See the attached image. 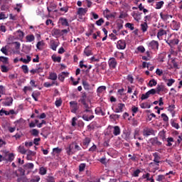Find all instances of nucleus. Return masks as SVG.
Here are the masks:
<instances>
[{
	"label": "nucleus",
	"mask_w": 182,
	"mask_h": 182,
	"mask_svg": "<svg viewBox=\"0 0 182 182\" xmlns=\"http://www.w3.org/2000/svg\"><path fill=\"white\" fill-rule=\"evenodd\" d=\"M61 152H62V149L59 147H56L53 149V152L51 154H53V156H55V154H59Z\"/></svg>",
	"instance_id": "34"
},
{
	"label": "nucleus",
	"mask_w": 182,
	"mask_h": 182,
	"mask_svg": "<svg viewBox=\"0 0 182 182\" xmlns=\"http://www.w3.org/2000/svg\"><path fill=\"white\" fill-rule=\"evenodd\" d=\"M142 134L144 137H149V136H156V132L152 128L145 127L142 131Z\"/></svg>",
	"instance_id": "3"
},
{
	"label": "nucleus",
	"mask_w": 182,
	"mask_h": 182,
	"mask_svg": "<svg viewBox=\"0 0 182 182\" xmlns=\"http://www.w3.org/2000/svg\"><path fill=\"white\" fill-rule=\"evenodd\" d=\"M143 15V13H140V12H133L132 13V16L134 18V19L136 21V22H140V21H141V16Z\"/></svg>",
	"instance_id": "10"
},
{
	"label": "nucleus",
	"mask_w": 182,
	"mask_h": 182,
	"mask_svg": "<svg viewBox=\"0 0 182 182\" xmlns=\"http://www.w3.org/2000/svg\"><path fill=\"white\" fill-rule=\"evenodd\" d=\"M156 91L157 95H160V92H167V88L164 87V85H158L156 87V89L155 90Z\"/></svg>",
	"instance_id": "19"
},
{
	"label": "nucleus",
	"mask_w": 182,
	"mask_h": 182,
	"mask_svg": "<svg viewBox=\"0 0 182 182\" xmlns=\"http://www.w3.org/2000/svg\"><path fill=\"white\" fill-rule=\"evenodd\" d=\"M103 15L104 16H105V18H107V19H112L113 18H116V12L111 13L110 10H109L108 9H106L103 11Z\"/></svg>",
	"instance_id": "5"
},
{
	"label": "nucleus",
	"mask_w": 182,
	"mask_h": 182,
	"mask_svg": "<svg viewBox=\"0 0 182 182\" xmlns=\"http://www.w3.org/2000/svg\"><path fill=\"white\" fill-rule=\"evenodd\" d=\"M1 70L3 73H7V72H9V68L6 65H1Z\"/></svg>",
	"instance_id": "44"
},
{
	"label": "nucleus",
	"mask_w": 182,
	"mask_h": 182,
	"mask_svg": "<svg viewBox=\"0 0 182 182\" xmlns=\"http://www.w3.org/2000/svg\"><path fill=\"white\" fill-rule=\"evenodd\" d=\"M31 96L36 102H38V97L41 96V92H39V91L33 92L32 93Z\"/></svg>",
	"instance_id": "27"
},
{
	"label": "nucleus",
	"mask_w": 182,
	"mask_h": 182,
	"mask_svg": "<svg viewBox=\"0 0 182 182\" xmlns=\"http://www.w3.org/2000/svg\"><path fill=\"white\" fill-rule=\"evenodd\" d=\"M27 42H33L35 41V36L33 35H28L26 37Z\"/></svg>",
	"instance_id": "40"
},
{
	"label": "nucleus",
	"mask_w": 182,
	"mask_h": 182,
	"mask_svg": "<svg viewBox=\"0 0 182 182\" xmlns=\"http://www.w3.org/2000/svg\"><path fill=\"white\" fill-rule=\"evenodd\" d=\"M80 114L82 116V119L85 122H90V120L95 119L93 110L81 111Z\"/></svg>",
	"instance_id": "2"
},
{
	"label": "nucleus",
	"mask_w": 182,
	"mask_h": 182,
	"mask_svg": "<svg viewBox=\"0 0 182 182\" xmlns=\"http://www.w3.org/2000/svg\"><path fill=\"white\" fill-rule=\"evenodd\" d=\"M70 107L71 109L72 113H76L79 109V107L77 106V102L76 101L70 102Z\"/></svg>",
	"instance_id": "6"
},
{
	"label": "nucleus",
	"mask_w": 182,
	"mask_h": 182,
	"mask_svg": "<svg viewBox=\"0 0 182 182\" xmlns=\"http://www.w3.org/2000/svg\"><path fill=\"white\" fill-rule=\"evenodd\" d=\"M92 141V139L89 137H85L83 140H82V145L85 146L86 147L89 146V144H90V142Z\"/></svg>",
	"instance_id": "25"
},
{
	"label": "nucleus",
	"mask_w": 182,
	"mask_h": 182,
	"mask_svg": "<svg viewBox=\"0 0 182 182\" xmlns=\"http://www.w3.org/2000/svg\"><path fill=\"white\" fill-rule=\"evenodd\" d=\"M39 181H41V176H36L35 178L31 180V182H39Z\"/></svg>",
	"instance_id": "64"
},
{
	"label": "nucleus",
	"mask_w": 182,
	"mask_h": 182,
	"mask_svg": "<svg viewBox=\"0 0 182 182\" xmlns=\"http://www.w3.org/2000/svg\"><path fill=\"white\" fill-rule=\"evenodd\" d=\"M139 136H140V131L136 129L134 132V139H137Z\"/></svg>",
	"instance_id": "55"
},
{
	"label": "nucleus",
	"mask_w": 182,
	"mask_h": 182,
	"mask_svg": "<svg viewBox=\"0 0 182 182\" xmlns=\"http://www.w3.org/2000/svg\"><path fill=\"white\" fill-rule=\"evenodd\" d=\"M157 85V81H156V80L153 79L151 80L149 82V86H150V87H153V86H156Z\"/></svg>",
	"instance_id": "52"
},
{
	"label": "nucleus",
	"mask_w": 182,
	"mask_h": 182,
	"mask_svg": "<svg viewBox=\"0 0 182 182\" xmlns=\"http://www.w3.org/2000/svg\"><path fill=\"white\" fill-rule=\"evenodd\" d=\"M50 48L53 50H56V49L58 48V43L55 41H50Z\"/></svg>",
	"instance_id": "35"
},
{
	"label": "nucleus",
	"mask_w": 182,
	"mask_h": 182,
	"mask_svg": "<svg viewBox=\"0 0 182 182\" xmlns=\"http://www.w3.org/2000/svg\"><path fill=\"white\" fill-rule=\"evenodd\" d=\"M181 26V24L178 21H172L171 23V28L173 31H178L180 29V27Z\"/></svg>",
	"instance_id": "9"
},
{
	"label": "nucleus",
	"mask_w": 182,
	"mask_h": 182,
	"mask_svg": "<svg viewBox=\"0 0 182 182\" xmlns=\"http://www.w3.org/2000/svg\"><path fill=\"white\" fill-rule=\"evenodd\" d=\"M82 86H83L85 90H87V91L92 90L90 84H89V82H87V81H86V80H82Z\"/></svg>",
	"instance_id": "22"
},
{
	"label": "nucleus",
	"mask_w": 182,
	"mask_h": 182,
	"mask_svg": "<svg viewBox=\"0 0 182 182\" xmlns=\"http://www.w3.org/2000/svg\"><path fill=\"white\" fill-rule=\"evenodd\" d=\"M49 80H53V82H56L58 80V74L56 73H49V76L48 77Z\"/></svg>",
	"instance_id": "20"
},
{
	"label": "nucleus",
	"mask_w": 182,
	"mask_h": 182,
	"mask_svg": "<svg viewBox=\"0 0 182 182\" xmlns=\"http://www.w3.org/2000/svg\"><path fill=\"white\" fill-rule=\"evenodd\" d=\"M105 90H106V86H105V85L100 86L97 89V95H100V93H103V92H105Z\"/></svg>",
	"instance_id": "33"
},
{
	"label": "nucleus",
	"mask_w": 182,
	"mask_h": 182,
	"mask_svg": "<svg viewBox=\"0 0 182 182\" xmlns=\"http://www.w3.org/2000/svg\"><path fill=\"white\" fill-rule=\"evenodd\" d=\"M46 180L47 182H55V177H53V176H47Z\"/></svg>",
	"instance_id": "63"
},
{
	"label": "nucleus",
	"mask_w": 182,
	"mask_h": 182,
	"mask_svg": "<svg viewBox=\"0 0 182 182\" xmlns=\"http://www.w3.org/2000/svg\"><path fill=\"white\" fill-rule=\"evenodd\" d=\"M176 80L173 78L168 79L167 80V86L170 87V86H173V84L175 83Z\"/></svg>",
	"instance_id": "51"
},
{
	"label": "nucleus",
	"mask_w": 182,
	"mask_h": 182,
	"mask_svg": "<svg viewBox=\"0 0 182 182\" xmlns=\"http://www.w3.org/2000/svg\"><path fill=\"white\" fill-rule=\"evenodd\" d=\"M26 58H27V59L23 58H21L20 60H19L20 62H23V63L28 64V63H29V62H31L32 60V58H31V56L27 55Z\"/></svg>",
	"instance_id": "29"
},
{
	"label": "nucleus",
	"mask_w": 182,
	"mask_h": 182,
	"mask_svg": "<svg viewBox=\"0 0 182 182\" xmlns=\"http://www.w3.org/2000/svg\"><path fill=\"white\" fill-rule=\"evenodd\" d=\"M14 102V99L12 97H9L6 98V101L4 102V106H11L12 102Z\"/></svg>",
	"instance_id": "24"
},
{
	"label": "nucleus",
	"mask_w": 182,
	"mask_h": 182,
	"mask_svg": "<svg viewBox=\"0 0 182 182\" xmlns=\"http://www.w3.org/2000/svg\"><path fill=\"white\" fill-rule=\"evenodd\" d=\"M65 150L68 156H72V154H75L77 151H80L82 148L76 142H72Z\"/></svg>",
	"instance_id": "1"
},
{
	"label": "nucleus",
	"mask_w": 182,
	"mask_h": 182,
	"mask_svg": "<svg viewBox=\"0 0 182 182\" xmlns=\"http://www.w3.org/2000/svg\"><path fill=\"white\" fill-rule=\"evenodd\" d=\"M180 40L178 38H173L172 40H168L167 43L169 44L170 46H174V45H178Z\"/></svg>",
	"instance_id": "21"
},
{
	"label": "nucleus",
	"mask_w": 182,
	"mask_h": 182,
	"mask_svg": "<svg viewBox=\"0 0 182 182\" xmlns=\"http://www.w3.org/2000/svg\"><path fill=\"white\" fill-rule=\"evenodd\" d=\"M8 18V16H6L4 12L0 13V21Z\"/></svg>",
	"instance_id": "60"
},
{
	"label": "nucleus",
	"mask_w": 182,
	"mask_h": 182,
	"mask_svg": "<svg viewBox=\"0 0 182 182\" xmlns=\"http://www.w3.org/2000/svg\"><path fill=\"white\" fill-rule=\"evenodd\" d=\"M24 166L26 168H29L30 170H32V168H33V167H34V165L32 163H28V164H25Z\"/></svg>",
	"instance_id": "61"
},
{
	"label": "nucleus",
	"mask_w": 182,
	"mask_h": 182,
	"mask_svg": "<svg viewBox=\"0 0 182 182\" xmlns=\"http://www.w3.org/2000/svg\"><path fill=\"white\" fill-rule=\"evenodd\" d=\"M21 69L23 73H28L29 69L28 68V65H22Z\"/></svg>",
	"instance_id": "58"
},
{
	"label": "nucleus",
	"mask_w": 182,
	"mask_h": 182,
	"mask_svg": "<svg viewBox=\"0 0 182 182\" xmlns=\"http://www.w3.org/2000/svg\"><path fill=\"white\" fill-rule=\"evenodd\" d=\"M10 162L14 161L15 160V154L14 153L9 154V159Z\"/></svg>",
	"instance_id": "57"
},
{
	"label": "nucleus",
	"mask_w": 182,
	"mask_h": 182,
	"mask_svg": "<svg viewBox=\"0 0 182 182\" xmlns=\"http://www.w3.org/2000/svg\"><path fill=\"white\" fill-rule=\"evenodd\" d=\"M60 22L61 23V25L63 26H69V22L68 21V19H66V18H60Z\"/></svg>",
	"instance_id": "31"
},
{
	"label": "nucleus",
	"mask_w": 182,
	"mask_h": 182,
	"mask_svg": "<svg viewBox=\"0 0 182 182\" xmlns=\"http://www.w3.org/2000/svg\"><path fill=\"white\" fill-rule=\"evenodd\" d=\"M53 36H59L60 35V30L53 29L52 31Z\"/></svg>",
	"instance_id": "48"
},
{
	"label": "nucleus",
	"mask_w": 182,
	"mask_h": 182,
	"mask_svg": "<svg viewBox=\"0 0 182 182\" xmlns=\"http://www.w3.org/2000/svg\"><path fill=\"white\" fill-rule=\"evenodd\" d=\"M18 153H21V154H26V149H25V146H18Z\"/></svg>",
	"instance_id": "39"
},
{
	"label": "nucleus",
	"mask_w": 182,
	"mask_h": 182,
	"mask_svg": "<svg viewBox=\"0 0 182 182\" xmlns=\"http://www.w3.org/2000/svg\"><path fill=\"white\" fill-rule=\"evenodd\" d=\"M52 59L53 62H58V63H60V60L62 58H60V57L53 56Z\"/></svg>",
	"instance_id": "62"
},
{
	"label": "nucleus",
	"mask_w": 182,
	"mask_h": 182,
	"mask_svg": "<svg viewBox=\"0 0 182 182\" xmlns=\"http://www.w3.org/2000/svg\"><path fill=\"white\" fill-rule=\"evenodd\" d=\"M153 156H154V162H151L150 164H149V166H151V167H154V166H159V164H160V156H159V154H157V153H154V154H153Z\"/></svg>",
	"instance_id": "4"
},
{
	"label": "nucleus",
	"mask_w": 182,
	"mask_h": 182,
	"mask_svg": "<svg viewBox=\"0 0 182 182\" xmlns=\"http://www.w3.org/2000/svg\"><path fill=\"white\" fill-rule=\"evenodd\" d=\"M65 77H69L68 72H62L58 75V80H60V82H64Z\"/></svg>",
	"instance_id": "15"
},
{
	"label": "nucleus",
	"mask_w": 182,
	"mask_h": 182,
	"mask_svg": "<svg viewBox=\"0 0 182 182\" xmlns=\"http://www.w3.org/2000/svg\"><path fill=\"white\" fill-rule=\"evenodd\" d=\"M86 168V164H80L79 166V171H85Z\"/></svg>",
	"instance_id": "56"
},
{
	"label": "nucleus",
	"mask_w": 182,
	"mask_h": 182,
	"mask_svg": "<svg viewBox=\"0 0 182 182\" xmlns=\"http://www.w3.org/2000/svg\"><path fill=\"white\" fill-rule=\"evenodd\" d=\"M117 48L121 50L126 49V41L124 40L118 41L117 43Z\"/></svg>",
	"instance_id": "8"
},
{
	"label": "nucleus",
	"mask_w": 182,
	"mask_h": 182,
	"mask_svg": "<svg viewBox=\"0 0 182 182\" xmlns=\"http://www.w3.org/2000/svg\"><path fill=\"white\" fill-rule=\"evenodd\" d=\"M83 105V109L84 110H82V112H87V110H92V107H90V106H89V104L85 103V104H82Z\"/></svg>",
	"instance_id": "47"
},
{
	"label": "nucleus",
	"mask_w": 182,
	"mask_h": 182,
	"mask_svg": "<svg viewBox=\"0 0 182 182\" xmlns=\"http://www.w3.org/2000/svg\"><path fill=\"white\" fill-rule=\"evenodd\" d=\"M46 173H48L46 168L42 166L39 168V174H41V176H45Z\"/></svg>",
	"instance_id": "36"
},
{
	"label": "nucleus",
	"mask_w": 182,
	"mask_h": 182,
	"mask_svg": "<svg viewBox=\"0 0 182 182\" xmlns=\"http://www.w3.org/2000/svg\"><path fill=\"white\" fill-rule=\"evenodd\" d=\"M167 143L166 146H168V147H171V146H173V144L171 143H174V139L173 137H168L167 139Z\"/></svg>",
	"instance_id": "38"
},
{
	"label": "nucleus",
	"mask_w": 182,
	"mask_h": 182,
	"mask_svg": "<svg viewBox=\"0 0 182 182\" xmlns=\"http://www.w3.org/2000/svg\"><path fill=\"white\" fill-rule=\"evenodd\" d=\"M55 85V86H58L59 84L56 81H53L52 83H50L49 82H46L43 84L44 87H50V86H53Z\"/></svg>",
	"instance_id": "23"
},
{
	"label": "nucleus",
	"mask_w": 182,
	"mask_h": 182,
	"mask_svg": "<svg viewBox=\"0 0 182 182\" xmlns=\"http://www.w3.org/2000/svg\"><path fill=\"white\" fill-rule=\"evenodd\" d=\"M160 16L163 21H167L168 19H169V18H173L171 15H168L167 14H163V13L160 14Z\"/></svg>",
	"instance_id": "26"
},
{
	"label": "nucleus",
	"mask_w": 182,
	"mask_h": 182,
	"mask_svg": "<svg viewBox=\"0 0 182 182\" xmlns=\"http://www.w3.org/2000/svg\"><path fill=\"white\" fill-rule=\"evenodd\" d=\"M149 97H150V94L148 91L146 92V94H142L141 99V100H146V99H149Z\"/></svg>",
	"instance_id": "49"
},
{
	"label": "nucleus",
	"mask_w": 182,
	"mask_h": 182,
	"mask_svg": "<svg viewBox=\"0 0 182 182\" xmlns=\"http://www.w3.org/2000/svg\"><path fill=\"white\" fill-rule=\"evenodd\" d=\"M95 112V114H102V116H105V114H106V113H105V112H103V110L100 108H96Z\"/></svg>",
	"instance_id": "43"
},
{
	"label": "nucleus",
	"mask_w": 182,
	"mask_h": 182,
	"mask_svg": "<svg viewBox=\"0 0 182 182\" xmlns=\"http://www.w3.org/2000/svg\"><path fill=\"white\" fill-rule=\"evenodd\" d=\"M150 141L152 146H158L159 147H160V146L163 144V143L159 141V138L157 136L151 138L150 139Z\"/></svg>",
	"instance_id": "11"
},
{
	"label": "nucleus",
	"mask_w": 182,
	"mask_h": 182,
	"mask_svg": "<svg viewBox=\"0 0 182 182\" xmlns=\"http://www.w3.org/2000/svg\"><path fill=\"white\" fill-rule=\"evenodd\" d=\"M84 55L85 56H92L93 55L92 49L90 46H87L84 50Z\"/></svg>",
	"instance_id": "17"
},
{
	"label": "nucleus",
	"mask_w": 182,
	"mask_h": 182,
	"mask_svg": "<svg viewBox=\"0 0 182 182\" xmlns=\"http://www.w3.org/2000/svg\"><path fill=\"white\" fill-rule=\"evenodd\" d=\"M16 35H17V36H18V38H19V39H23L24 33L22 31L18 30L16 32Z\"/></svg>",
	"instance_id": "42"
},
{
	"label": "nucleus",
	"mask_w": 182,
	"mask_h": 182,
	"mask_svg": "<svg viewBox=\"0 0 182 182\" xmlns=\"http://www.w3.org/2000/svg\"><path fill=\"white\" fill-rule=\"evenodd\" d=\"M102 23H105V20H103V18H100L96 21V25H97V26H102Z\"/></svg>",
	"instance_id": "59"
},
{
	"label": "nucleus",
	"mask_w": 182,
	"mask_h": 182,
	"mask_svg": "<svg viewBox=\"0 0 182 182\" xmlns=\"http://www.w3.org/2000/svg\"><path fill=\"white\" fill-rule=\"evenodd\" d=\"M163 5H164V1H163L156 2L155 8L156 9H161V8H163Z\"/></svg>",
	"instance_id": "41"
},
{
	"label": "nucleus",
	"mask_w": 182,
	"mask_h": 182,
	"mask_svg": "<svg viewBox=\"0 0 182 182\" xmlns=\"http://www.w3.org/2000/svg\"><path fill=\"white\" fill-rule=\"evenodd\" d=\"M151 19H152L151 14L144 16V22H146V23H147V22H150Z\"/></svg>",
	"instance_id": "53"
},
{
	"label": "nucleus",
	"mask_w": 182,
	"mask_h": 182,
	"mask_svg": "<svg viewBox=\"0 0 182 182\" xmlns=\"http://www.w3.org/2000/svg\"><path fill=\"white\" fill-rule=\"evenodd\" d=\"M0 62H2L4 65H9V58H8L7 57L0 56Z\"/></svg>",
	"instance_id": "30"
},
{
	"label": "nucleus",
	"mask_w": 182,
	"mask_h": 182,
	"mask_svg": "<svg viewBox=\"0 0 182 182\" xmlns=\"http://www.w3.org/2000/svg\"><path fill=\"white\" fill-rule=\"evenodd\" d=\"M108 65L110 68V69H116V66H117V61L116 60V58H111L108 60Z\"/></svg>",
	"instance_id": "7"
},
{
	"label": "nucleus",
	"mask_w": 182,
	"mask_h": 182,
	"mask_svg": "<svg viewBox=\"0 0 182 182\" xmlns=\"http://www.w3.org/2000/svg\"><path fill=\"white\" fill-rule=\"evenodd\" d=\"M87 12V9L78 8L77 15H79L80 18L85 16Z\"/></svg>",
	"instance_id": "16"
},
{
	"label": "nucleus",
	"mask_w": 182,
	"mask_h": 182,
	"mask_svg": "<svg viewBox=\"0 0 182 182\" xmlns=\"http://www.w3.org/2000/svg\"><path fill=\"white\" fill-rule=\"evenodd\" d=\"M149 28V26L147 23L144 22V23L141 24V29L143 33L147 32V29Z\"/></svg>",
	"instance_id": "32"
},
{
	"label": "nucleus",
	"mask_w": 182,
	"mask_h": 182,
	"mask_svg": "<svg viewBox=\"0 0 182 182\" xmlns=\"http://www.w3.org/2000/svg\"><path fill=\"white\" fill-rule=\"evenodd\" d=\"M9 49V47L8 46H5L2 47L0 50H1V53H4V55H5L6 56H8Z\"/></svg>",
	"instance_id": "28"
},
{
	"label": "nucleus",
	"mask_w": 182,
	"mask_h": 182,
	"mask_svg": "<svg viewBox=\"0 0 182 182\" xmlns=\"http://www.w3.org/2000/svg\"><path fill=\"white\" fill-rule=\"evenodd\" d=\"M126 107V105L123 103H119L117 106L115 107L114 112L115 113H122L123 112V109Z\"/></svg>",
	"instance_id": "13"
},
{
	"label": "nucleus",
	"mask_w": 182,
	"mask_h": 182,
	"mask_svg": "<svg viewBox=\"0 0 182 182\" xmlns=\"http://www.w3.org/2000/svg\"><path fill=\"white\" fill-rule=\"evenodd\" d=\"M159 136L164 141V140H166V132L164 131L159 132Z\"/></svg>",
	"instance_id": "45"
},
{
	"label": "nucleus",
	"mask_w": 182,
	"mask_h": 182,
	"mask_svg": "<svg viewBox=\"0 0 182 182\" xmlns=\"http://www.w3.org/2000/svg\"><path fill=\"white\" fill-rule=\"evenodd\" d=\"M164 35H167V31L163 28H160L157 33V38H158L159 41H161V39H163V36H164Z\"/></svg>",
	"instance_id": "14"
},
{
	"label": "nucleus",
	"mask_w": 182,
	"mask_h": 182,
	"mask_svg": "<svg viewBox=\"0 0 182 182\" xmlns=\"http://www.w3.org/2000/svg\"><path fill=\"white\" fill-rule=\"evenodd\" d=\"M137 50L139 52H141V53H144L146 52V48H144V46H139L137 48Z\"/></svg>",
	"instance_id": "54"
},
{
	"label": "nucleus",
	"mask_w": 182,
	"mask_h": 182,
	"mask_svg": "<svg viewBox=\"0 0 182 182\" xmlns=\"http://www.w3.org/2000/svg\"><path fill=\"white\" fill-rule=\"evenodd\" d=\"M132 116H134V114H136V113H137V112H139V107L133 105L132 107Z\"/></svg>",
	"instance_id": "50"
},
{
	"label": "nucleus",
	"mask_w": 182,
	"mask_h": 182,
	"mask_svg": "<svg viewBox=\"0 0 182 182\" xmlns=\"http://www.w3.org/2000/svg\"><path fill=\"white\" fill-rule=\"evenodd\" d=\"M31 136H34V137H38L39 136V131L36 129H33L30 131Z\"/></svg>",
	"instance_id": "37"
},
{
	"label": "nucleus",
	"mask_w": 182,
	"mask_h": 182,
	"mask_svg": "<svg viewBox=\"0 0 182 182\" xmlns=\"http://www.w3.org/2000/svg\"><path fill=\"white\" fill-rule=\"evenodd\" d=\"M110 129H112V134L114 136H119L120 133H122L120 127L119 126L110 127Z\"/></svg>",
	"instance_id": "12"
},
{
	"label": "nucleus",
	"mask_w": 182,
	"mask_h": 182,
	"mask_svg": "<svg viewBox=\"0 0 182 182\" xmlns=\"http://www.w3.org/2000/svg\"><path fill=\"white\" fill-rule=\"evenodd\" d=\"M125 28H128V29H130V31H134V24L131 23H127L125 24Z\"/></svg>",
	"instance_id": "46"
},
{
	"label": "nucleus",
	"mask_w": 182,
	"mask_h": 182,
	"mask_svg": "<svg viewBox=\"0 0 182 182\" xmlns=\"http://www.w3.org/2000/svg\"><path fill=\"white\" fill-rule=\"evenodd\" d=\"M149 48H151V49H154V50H156V49H159V41H151L149 43Z\"/></svg>",
	"instance_id": "18"
}]
</instances>
